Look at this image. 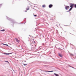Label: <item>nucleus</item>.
Listing matches in <instances>:
<instances>
[{"label":"nucleus","mask_w":76,"mask_h":76,"mask_svg":"<svg viewBox=\"0 0 76 76\" xmlns=\"http://www.w3.org/2000/svg\"><path fill=\"white\" fill-rule=\"evenodd\" d=\"M42 7H45V5H43L42 6Z\"/></svg>","instance_id":"6e6552de"},{"label":"nucleus","mask_w":76,"mask_h":76,"mask_svg":"<svg viewBox=\"0 0 76 76\" xmlns=\"http://www.w3.org/2000/svg\"><path fill=\"white\" fill-rule=\"evenodd\" d=\"M54 75L56 76H59V75H58V74L56 73H54Z\"/></svg>","instance_id":"0eeeda50"},{"label":"nucleus","mask_w":76,"mask_h":76,"mask_svg":"<svg viewBox=\"0 0 76 76\" xmlns=\"http://www.w3.org/2000/svg\"><path fill=\"white\" fill-rule=\"evenodd\" d=\"M3 45H7V46H8V45H6V44H3Z\"/></svg>","instance_id":"ddd939ff"},{"label":"nucleus","mask_w":76,"mask_h":76,"mask_svg":"<svg viewBox=\"0 0 76 76\" xmlns=\"http://www.w3.org/2000/svg\"><path fill=\"white\" fill-rule=\"evenodd\" d=\"M0 6H1V5H0Z\"/></svg>","instance_id":"a211bd4d"},{"label":"nucleus","mask_w":76,"mask_h":76,"mask_svg":"<svg viewBox=\"0 0 76 76\" xmlns=\"http://www.w3.org/2000/svg\"><path fill=\"white\" fill-rule=\"evenodd\" d=\"M58 55L59 56V57H63V55H61L60 53L58 54Z\"/></svg>","instance_id":"39448f33"},{"label":"nucleus","mask_w":76,"mask_h":76,"mask_svg":"<svg viewBox=\"0 0 76 76\" xmlns=\"http://www.w3.org/2000/svg\"><path fill=\"white\" fill-rule=\"evenodd\" d=\"M69 8V7L68 6H66L65 7V9L66 10H67V8Z\"/></svg>","instance_id":"423d86ee"},{"label":"nucleus","mask_w":76,"mask_h":76,"mask_svg":"<svg viewBox=\"0 0 76 76\" xmlns=\"http://www.w3.org/2000/svg\"><path fill=\"white\" fill-rule=\"evenodd\" d=\"M6 61V62H8V61Z\"/></svg>","instance_id":"dca6fc26"},{"label":"nucleus","mask_w":76,"mask_h":76,"mask_svg":"<svg viewBox=\"0 0 76 76\" xmlns=\"http://www.w3.org/2000/svg\"><path fill=\"white\" fill-rule=\"evenodd\" d=\"M23 65H24V66H26L27 65V64H23Z\"/></svg>","instance_id":"f8f14e48"},{"label":"nucleus","mask_w":76,"mask_h":76,"mask_svg":"<svg viewBox=\"0 0 76 76\" xmlns=\"http://www.w3.org/2000/svg\"><path fill=\"white\" fill-rule=\"evenodd\" d=\"M74 7L76 8V4H74Z\"/></svg>","instance_id":"9d476101"},{"label":"nucleus","mask_w":76,"mask_h":76,"mask_svg":"<svg viewBox=\"0 0 76 76\" xmlns=\"http://www.w3.org/2000/svg\"><path fill=\"white\" fill-rule=\"evenodd\" d=\"M15 39L16 41H17V42L19 43V40H18V39L17 38H15Z\"/></svg>","instance_id":"7ed1b4c3"},{"label":"nucleus","mask_w":76,"mask_h":76,"mask_svg":"<svg viewBox=\"0 0 76 76\" xmlns=\"http://www.w3.org/2000/svg\"><path fill=\"white\" fill-rule=\"evenodd\" d=\"M70 4L71 5L70 6V7L71 8H73V7H74V4Z\"/></svg>","instance_id":"f257e3e1"},{"label":"nucleus","mask_w":76,"mask_h":76,"mask_svg":"<svg viewBox=\"0 0 76 76\" xmlns=\"http://www.w3.org/2000/svg\"><path fill=\"white\" fill-rule=\"evenodd\" d=\"M45 72H54L53 71H45Z\"/></svg>","instance_id":"20e7f679"},{"label":"nucleus","mask_w":76,"mask_h":76,"mask_svg":"<svg viewBox=\"0 0 76 76\" xmlns=\"http://www.w3.org/2000/svg\"><path fill=\"white\" fill-rule=\"evenodd\" d=\"M33 15L34 16H35V17H36L37 16V15Z\"/></svg>","instance_id":"2eb2a0df"},{"label":"nucleus","mask_w":76,"mask_h":76,"mask_svg":"<svg viewBox=\"0 0 76 76\" xmlns=\"http://www.w3.org/2000/svg\"><path fill=\"white\" fill-rule=\"evenodd\" d=\"M29 10V8H28V9H27V10Z\"/></svg>","instance_id":"f3484780"},{"label":"nucleus","mask_w":76,"mask_h":76,"mask_svg":"<svg viewBox=\"0 0 76 76\" xmlns=\"http://www.w3.org/2000/svg\"><path fill=\"white\" fill-rule=\"evenodd\" d=\"M12 54V53H8V54H7V55H9V54Z\"/></svg>","instance_id":"4468645a"},{"label":"nucleus","mask_w":76,"mask_h":76,"mask_svg":"<svg viewBox=\"0 0 76 76\" xmlns=\"http://www.w3.org/2000/svg\"><path fill=\"white\" fill-rule=\"evenodd\" d=\"M5 31V30L4 29H3L2 30H1L0 31Z\"/></svg>","instance_id":"9b49d317"},{"label":"nucleus","mask_w":76,"mask_h":76,"mask_svg":"<svg viewBox=\"0 0 76 76\" xmlns=\"http://www.w3.org/2000/svg\"><path fill=\"white\" fill-rule=\"evenodd\" d=\"M72 9H73V8H70L69 9V11H68V12H69V11H70V10H72Z\"/></svg>","instance_id":"1a4fd4ad"},{"label":"nucleus","mask_w":76,"mask_h":76,"mask_svg":"<svg viewBox=\"0 0 76 76\" xmlns=\"http://www.w3.org/2000/svg\"><path fill=\"white\" fill-rule=\"evenodd\" d=\"M53 6V5L50 4L49 5V8H51V7H52Z\"/></svg>","instance_id":"f03ea898"}]
</instances>
